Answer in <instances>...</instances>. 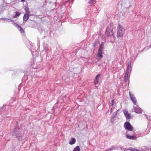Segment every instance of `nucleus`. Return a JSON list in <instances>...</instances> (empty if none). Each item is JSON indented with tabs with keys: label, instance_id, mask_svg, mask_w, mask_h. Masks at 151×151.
Listing matches in <instances>:
<instances>
[{
	"label": "nucleus",
	"instance_id": "obj_8",
	"mask_svg": "<svg viewBox=\"0 0 151 151\" xmlns=\"http://www.w3.org/2000/svg\"><path fill=\"white\" fill-rule=\"evenodd\" d=\"M14 26H15L17 28L18 30L21 33H23L24 32V30L22 28V27L21 26H19L18 24H14Z\"/></svg>",
	"mask_w": 151,
	"mask_h": 151
},
{
	"label": "nucleus",
	"instance_id": "obj_5",
	"mask_svg": "<svg viewBox=\"0 0 151 151\" xmlns=\"http://www.w3.org/2000/svg\"><path fill=\"white\" fill-rule=\"evenodd\" d=\"M126 134V136L127 138L133 140H135L137 138L136 137L129 134V131H127Z\"/></svg>",
	"mask_w": 151,
	"mask_h": 151
},
{
	"label": "nucleus",
	"instance_id": "obj_24",
	"mask_svg": "<svg viewBox=\"0 0 151 151\" xmlns=\"http://www.w3.org/2000/svg\"><path fill=\"white\" fill-rule=\"evenodd\" d=\"M114 108V107L113 108L112 107V108L111 109V110H110V111H111V113H112V110Z\"/></svg>",
	"mask_w": 151,
	"mask_h": 151
},
{
	"label": "nucleus",
	"instance_id": "obj_27",
	"mask_svg": "<svg viewBox=\"0 0 151 151\" xmlns=\"http://www.w3.org/2000/svg\"><path fill=\"white\" fill-rule=\"evenodd\" d=\"M28 8H26V9H25V10H26V11H27V10H28Z\"/></svg>",
	"mask_w": 151,
	"mask_h": 151
},
{
	"label": "nucleus",
	"instance_id": "obj_18",
	"mask_svg": "<svg viewBox=\"0 0 151 151\" xmlns=\"http://www.w3.org/2000/svg\"><path fill=\"white\" fill-rule=\"evenodd\" d=\"M129 150H130V151H141L140 150H137L136 148H132L129 149Z\"/></svg>",
	"mask_w": 151,
	"mask_h": 151
},
{
	"label": "nucleus",
	"instance_id": "obj_3",
	"mask_svg": "<svg viewBox=\"0 0 151 151\" xmlns=\"http://www.w3.org/2000/svg\"><path fill=\"white\" fill-rule=\"evenodd\" d=\"M113 27L110 25L108 26L106 30V35L107 36H113Z\"/></svg>",
	"mask_w": 151,
	"mask_h": 151
},
{
	"label": "nucleus",
	"instance_id": "obj_6",
	"mask_svg": "<svg viewBox=\"0 0 151 151\" xmlns=\"http://www.w3.org/2000/svg\"><path fill=\"white\" fill-rule=\"evenodd\" d=\"M134 112L137 113H141L142 111V109L138 106L134 107Z\"/></svg>",
	"mask_w": 151,
	"mask_h": 151
},
{
	"label": "nucleus",
	"instance_id": "obj_1",
	"mask_svg": "<svg viewBox=\"0 0 151 151\" xmlns=\"http://www.w3.org/2000/svg\"><path fill=\"white\" fill-rule=\"evenodd\" d=\"M117 28L118 37L119 38L122 37L125 33V29L120 25H118Z\"/></svg>",
	"mask_w": 151,
	"mask_h": 151
},
{
	"label": "nucleus",
	"instance_id": "obj_16",
	"mask_svg": "<svg viewBox=\"0 0 151 151\" xmlns=\"http://www.w3.org/2000/svg\"><path fill=\"white\" fill-rule=\"evenodd\" d=\"M102 51H98V55L99 56L100 58H102L103 55L102 54Z\"/></svg>",
	"mask_w": 151,
	"mask_h": 151
},
{
	"label": "nucleus",
	"instance_id": "obj_10",
	"mask_svg": "<svg viewBox=\"0 0 151 151\" xmlns=\"http://www.w3.org/2000/svg\"><path fill=\"white\" fill-rule=\"evenodd\" d=\"M118 148V147L116 146H113L109 149H108L106 150L105 151H112L113 150L116 149Z\"/></svg>",
	"mask_w": 151,
	"mask_h": 151
},
{
	"label": "nucleus",
	"instance_id": "obj_19",
	"mask_svg": "<svg viewBox=\"0 0 151 151\" xmlns=\"http://www.w3.org/2000/svg\"><path fill=\"white\" fill-rule=\"evenodd\" d=\"M100 74H99L98 75H97L96 78H95V79H96V80H99V77H100Z\"/></svg>",
	"mask_w": 151,
	"mask_h": 151
},
{
	"label": "nucleus",
	"instance_id": "obj_25",
	"mask_svg": "<svg viewBox=\"0 0 151 151\" xmlns=\"http://www.w3.org/2000/svg\"><path fill=\"white\" fill-rule=\"evenodd\" d=\"M114 108V107L113 108L112 107V108L111 109V110H110V111H111V113H112V110Z\"/></svg>",
	"mask_w": 151,
	"mask_h": 151
},
{
	"label": "nucleus",
	"instance_id": "obj_15",
	"mask_svg": "<svg viewBox=\"0 0 151 151\" xmlns=\"http://www.w3.org/2000/svg\"><path fill=\"white\" fill-rule=\"evenodd\" d=\"M129 73H126L124 77V81L125 82H126L127 80L128 76H129Z\"/></svg>",
	"mask_w": 151,
	"mask_h": 151
},
{
	"label": "nucleus",
	"instance_id": "obj_17",
	"mask_svg": "<svg viewBox=\"0 0 151 151\" xmlns=\"http://www.w3.org/2000/svg\"><path fill=\"white\" fill-rule=\"evenodd\" d=\"M73 151H80V148L79 146H77L75 147Z\"/></svg>",
	"mask_w": 151,
	"mask_h": 151
},
{
	"label": "nucleus",
	"instance_id": "obj_28",
	"mask_svg": "<svg viewBox=\"0 0 151 151\" xmlns=\"http://www.w3.org/2000/svg\"><path fill=\"white\" fill-rule=\"evenodd\" d=\"M21 1L22 2H24V1L25 0H21Z\"/></svg>",
	"mask_w": 151,
	"mask_h": 151
},
{
	"label": "nucleus",
	"instance_id": "obj_12",
	"mask_svg": "<svg viewBox=\"0 0 151 151\" xmlns=\"http://www.w3.org/2000/svg\"><path fill=\"white\" fill-rule=\"evenodd\" d=\"M104 48V43L102 42L100 45L99 49L98 51H102V50Z\"/></svg>",
	"mask_w": 151,
	"mask_h": 151
},
{
	"label": "nucleus",
	"instance_id": "obj_13",
	"mask_svg": "<svg viewBox=\"0 0 151 151\" xmlns=\"http://www.w3.org/2000/svg\"><path fill=\"white\" fill-rule=\"evenodd\" d=\"M29 17V15L27 14H25L24 15L23 17L24 20V21L25 22L26 21L28 20Z\"/></svg>",
	"mask_w": 151,
	"mask_h": 151
},
{
	"label": "nucleus",
	"instance_id": "obj_11",
	"mask_svg": "<svg viewBox=\"0 0 151 151\" xmlns=\"http://www.w3.org/2000/svg\"><path fill=\"white\" fill-rule=\"evenodd\" d=\"M76 141V139L74 138H72L70 141L69 142V144L71 145H73L75 144Z\"/></svg>",
	"mask_w": 151,
	"mask_h": 151
},
{
	"label": "nucleus",
	"instance_id": "obj_29",
	"mask_svg": "<svg viewBox=\"0 0 151 151\" xmlns=\"http://www.w3.org/2000/svg\"><path fill=\"white\" fill-rule=\"evenodd\" d=\"M150 47H151V46Z\"/></svg>",
	"mask_w": 151,
	"mask_h": 151
},
{
	"label": "nucleus",
	"instance_id": "obj_22",
	"mask_svg": "<svg viewBox=\"0 0 151 151\" xmlns=\"http://www.w3.org/2000/svg\"><path fill=\"white\" fill-rule=\"evenodd\" d=\"M20 15V13L18 12H16V14L15 15V17H17V16H19Z\"/></svg>",
	"mask_w": 151,
	"mask_h": 151
},
{
	"label": "nucleus",
	"instance_id": "obj_20",
	"mask_svg": "<svg viewBox=\"0 0 151 151\" xmlns=\"http://www.w3.org/2000/svg\"><path fill=\"white\" fill-rule=\"evenodd\" d=\"M3 19L6 22H11L12 21V19H7L9 20V21H8V20H6V19Z\"/></svg>",
	"mask_w": 151,
	"mask_h": 151
},
{
	"label": "nucleus",
	"instance_id": "obj_7",
	"mask_svg": "<svg viewBox=\"0 0 151 151\" xmlns=\"http://www.w3.org/2000/svg\"><path fill=\"white\" fill-rule=\"evenodd\" d=\"M123 111L127 119H129L131 118L130 114L127 111L124 109L123 110Z\"/></svg>",
	"mask_w": 151,
	"mask_h": 151
},
{
	"label": "nucleus",
	"instance_id": "obj_21",
	"mask_svg": "<svg viewBox=\"0 0 151 151\" xmlns=\"http://www.w3.org/2000/svg\"><path fill=\"white\" fill-rule=\"evenodd\" d=\"M114 100H112L111 101L112 106L113 108L114 107V106H115V105L114 104Z\"/></svg>",
	"mask_w": 151,
	"mask_h": 151
},
{
	"label": "nucleus",
	"instance_id": "obj_26",
	"mask_svg": "<svg viewBox=\"0 0 151 151\" xmlns=\"http://www.w3.org/2000/svg\"><path fill=\"white\" fill-rule=\"evenodd\" d=\"M96 43H97V42H95L94 44V46H95L96 44Z\"/></svg>",
	"mask_w": 151,
	"mask_h": 151
},
{
	"label": "nucleus",
	"instance_id": "obj_9",
	"mask_svg": "<svg viewBox=\"0 0 151 151\" xmlns=\"http://www.w3.org/2000/svg\"><path fill=\"white\" fill-rule=\"evenodd\" d=\"M131 64V63L130 62H129L128 64V67H127V71L126 72L127 73H129L131 71V67L130 66Z\"/></svg>",
	"mask_w": 151,
	"mask_h": 151
},
{
	"label": "nucleus",
	"instance_id": "obj_2",
	"mask_svg": "<svg viewBox=\"0 0 151 151\" xmlns=\"http://www.w3.org/2000/svg\"><path fill=\"white\" fill-rule=\"evenodd\" d=\"M124 126L126 129H128L131 131L132 135L134 134V132L132 130L133 127L129 122H126L124 124Z\"/></svg>",
	"mask_w": 151,
	"mask_h": 151
},
{
	"label": "nucleus",
	"instance_id": "obj_23",
	"mask_svg": "<svg viewBox=\"0 0 151 151\" xmlns=\"http://www.w3.org/2000/svg\"><path fill=\"white\" fill-rule=\"evenodd\" d=\"M99 82V80L96 79L94 81V83L95 84H97Z\"/></svg>",
	"mask_w": 151,
	"mask_h": 151
},
{
	"label": "nucleus",
	"instance_id": "obj_4",
	"mask_svg": "<svg viewBox=\"0 0 151 151\" xmlns=\"http://www.w3.org/2000/svg\"><path fill=\"white\" fill-rule=\"evenodd\" d=\"M130 99L132 102L135 105L137 103V99L134 95L132 94L131 92L129 91V92Z\"/></svg>",
	"mask_w": 151,
	"mask_h": 151
},
{
	"label": "nucleus",
	"instance_id": "obj_14",
	"mask_svg": "<svg viewBox=\"0 0 151 151\" xmlns=\"http://www.w3.org/2000/svg\"><path fill=\"white\" fill-rule=\"evenodd\" d=\"M17 129L16 128L15 129L14 131H13L12 132V135L14 136H16L17 137H18V136L17 134V133H16V131L17 130Z\"/></svg>",
	"mask_w": 151,
	"mask_h": 151
}]
</instances>
